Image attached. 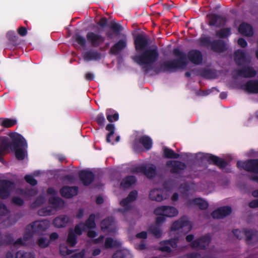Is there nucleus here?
Masks as SVG:
<instances>
[{
  "mask_svg": "<svg viewBox=\"0 0 258 258\" xmlns=\"http://www.w3.org/2000/svg\"><path fill=\"white\" fill-rule=\"evenodd\" d=\"M159 57V53L156 46L145 50L141 55L133 57L135 61L140 64H151L155 62Z\"/></svg>",
  "mask_w": 258,
  "mask_h": 258,
  "instance_id": "nucleus-1",
  "label": "nucleus"
},
{
  "mask_svg": "<svg viewBox=\"0 0 258 258\" xmlns=\"http://www.w3.org/2000/svg\"><path fill=\"white\" fill-rule=\"evenodd\" d=\"M12 151H15V156L19 160H23L27 156L25 148L27 144L25 139L20 135H16L13 142L8 146Z\"/></svg>",
  "mask_w": 258,
  "mask_h": 258,
  "instance_id": "nucleus-2",
  "label": "nucleus"
},
{
  "mask_svg": "<svg viewBox=\"0 0 258 258\" xmlns=\"http://www.w3.org/2000/svg\"><path fill=\"white\" fill-rule=\"evenodd\" d=\"M156 215L159 216L156 218V223L161 224L165 221V217H173L177 216L178 211L176 208L172 206H160L154 210Z\"/></svg>",
  "mask_w": 258,
  "mask_h": 258,
  "instance_id": "nucleus-3",
  "label": "nucleus"
},
{
  "mask_svg": "<svg viewBox=\"0 0 258 258\" xmlns=\"http://www.w3.org/2000/svg\"><path fill=\"white\" fill-rule=\"evenodd\" d=\"M173 54L175 56L179 57V60L177 61H168L165 62L163 66V69L164 71H170L172 70L182 67L180 66V63L185 59V55L177 49H174Z\"/></svg>",
  "mask_w": 258,
  "mask_h": 258,
  "instance_id": "nucleus-4",
  "label": "nucleus"
},
{
  "mask_svg": "<svg viewBox=\"0 0 258 258\" xmlns=\"http://www.w3.org/2000/svg\"><path fill=\"white\" fill-rule=\"evenodd\" d=\"M49 226V223L46 221H36L28 227V230L31 233L29 234L30 237L35 233H41L46 230Z\"/></svg>",
  "mask_w": 258,
  "mask_h": 258,
  "instance_id": "nucleus-5",
  "label": "nucleus"
},
{
  "mask_svg": "<svg viewBox=\"0 0 258 258\" xmlns=\"http://www.w3.org/2000/svg\"><path fill=\"white\" fill-rule=\"evenodd\" d=\"M14 183L8 180L0 181V197L3 199L8 198L15 189Z\"/></svg>",
  "mask_w": 258,
  "mask_h": 258,
  "instance_id": "nucleus-6",
  "label": "nucleus"
},
{
  "mask_svg": "<svg viewBox=\"0 0 258 258\" xmlns=\"http://www.w3.org/2000/svg\"><path fill=\"white\" fill-rule=\"evenodd\" d=\"M180 228L182 229L183 232L187 233L191 229V225L186 219L182 218L174 222L171 227V230H176Z\"/></svg>",
  "mask_w": 258,
  "mask_h": 258,
  "instance_id": "nucleus-7",
  "label": "nucleus"
},
{
  "mask_svg": "<svg viewBox=\"0 0 258 258\" xmlns=\"http://www.w3.org/2000/svg\"><path fill=\"white\" fill-rule=\"evenodd\" d=\"M101 229L104 232L111 233L115 230V224L112 218H108L101 223Z\"/></svg>",
  "mask_w": 258,
  "mask_h": 258,
  "instance_id": "nucleus-8",
  "label": "nucleus"
},
{
  "mask_svg": "<svg viewBox=\"0 0 258 258\" xmlns=\"http://www.w3.org/2000/svg\"><path fill=\"white\" fill-rule=\"evenodd\" d=\"M86 37L88 42L92 45L97 46L103 42L104 39L101 36L93 32H90L87 33Z\"/></svg>",
  "mask_w": 258,
  "mask_h": 258,
  "instance_id": "nucleus-9",
  "label": "nucleus"
},
{
  "mask_svg": "<svg viewBox=\"0 0 258 258\" xmlns=\"http://www.w3.org/2000/svg\"><path fill=\"white\" fill-rule=\"evenodd\" d=\"M231 212V210L230 207H224L214 211L212 213V216L214 219H221L230 214Z\"/></svg>",
  "mask_w": 258,
  "mask_h": 258,
  "instance_id": "nucleus-10",
  "label": "nucleus"
},
{
  "mask_svg": "<svg viewBox=\"0 0 258 258\" xmlns=\"http://www.w3.org/2000/svg\"><path fill=\"white\" fill-rule=\"evenodd\" d=\"M148 42L147 38L143 35L138 36L135 40L136 49L138 51L144 50L148 45Z\"/></svg>",
  "mask_w": 258,
  "mask_h": 258,
  "instance_id": "nucleus-11",
  "label": "nucleus"
},
{
  "mask_svg": "<svg viewBox=\"0 0 258 258\" xmlns=\"http://www.w3.org/2000/svg\"><path fill=\"white\" fill-rule=\"evenodd\" d=\"M188 58L190 61L196 64H200L203 60L201 52L196 50L190 51L188 54Z\"/></svg>",
  "mask_w": 258,
  "mask_h": 258,
  "instance_id": "nucleus-12",
  "label": "nucleus"
},
{
  "mask_svg": "<svg viewBox=\"0 0 258 258\" xmlns=\"http://www.w3.org/2000/svg\"><path fill=\"white\" fill-rule=\"evenodd\" d=\"M210 240L209 236H204L195 240L191 243V246L196 248L202 249L209 245Z\"/></svg>",
  "mask_w": 258,
  "mask_h": 258,
  "instance_id": "nucleus-13",
  "label": "nucleus"
},
{
  "mask_svg": "<svg viewBox=\"0 0 258 258\" xmlns=\"http://www.w3.org/2000/svg\"><path fill=\"white\" fill-rule=\"evenodd\" d=\"M167 165L171 168V172L172 173H178L180 170H183L185 166L180 162L175 161H169L167 162Z\"/></svg>",
  "mask_w": 258,
  "mask_h": 258,
  "instance_id": "nucleus-14",
  "label": "nucleus"
},
{
  "mask_svg": "<svg viewBox=\"0 0 258 258\" xmlns=\"http://www.w3.org/2000/svg\"><path fill=\"white\" fill-rule=\"evenodd\" d=\"M149 197L151 200L161 202L163 199H166L167 195L163 194V191L161 189H154L151 191Z\"/></svg>",
  "mask_w": 258,
  "mask_h": 258,
  "instance_id": "nucleus-15",
  "label": "nucleus"
},
{
  "mask_svg": "<svg viewBox=\"0 0 258 258\" xmlns=\"http://www.w3.org/2000/svg\"><path fill=\"white\" fill-rule=\"evenodd\" d=\"M137 172H144L148 178L153 177L156 174V167L152 165H148L145 167L141 166L137 169Z\"/></svg>",
  "mask_w": 258,
  "mask_h": 258,
  "instance_id": "nucleus-16",
  "label": "nucleus"
},
{
  "mask_svg": "<svg viewBox=\"0 0 258 258\" xmlns=\"http://www.w3.org/2000/svg\"><path fill=\"white\" fill-rule=\"evenodd\" d=\"M234 234L235 236L239 239H241L243 236L244 234L245 235L246 237V241L249 242L251 239H256V236L255 234L253 233L252 231H240L238 230H235L234 232Z\"/></svg>",
  "mask_w": 258,
  "mask_h": 258,
  "instance_id": "nucleus-17",
  "label": "nucleus"
},
{
  "mask_svg": "<svg viewBox=\"0 0 258 258\" xmlns=\"http://www.w3.org/2000/svg\"><path fill=\"white\" fill-rule=\"evenodd\" d=\"M60 191L62 196L70 198L77 194L78 189L76 187L65 186L62 188Z\"/></svg>",
  "mask_w": 258,
  "mask_h": 258,
  "instance_id": "nucleus-18",
  "label": "nucleus"
},
{
  "mask_svg": "<svg viewBox=\"0 0 258 258\" xmlns=\"http://www.w3.org/2000/svg\"><path fill=\"white\" fill-rule=\"evenodd\" d=\"M126 45V41L125 39L120 40L117 43H115L110 49V53L112 54H116L119 51L124 49Z\"/></svg>",
  "mask_w": 258,
  "mask_h": 258,
  "instance_id": "nucleus-19",
  "label": "nucleus"
},
{
  "mask_svg": "<svg viewBox=\"0 0 258 258\" xmlns=\"http://www.w3.org/2000/svg\"><path fill=\"white\" fill-rule=\"evenodd\" d=\"M243 168L245 170L258 173V160H250L244 163Z\"/></svg>",
  "mask_w": 258,
  "mask_h": 258,
  "instance_id": "nucleus-20",
  "label": "nucleus"
},
{
  "mask_svg": "<svg viewBox=\"0 0 258 258\" xmlns=\"http://www.w3.org/2000/svg\"><path fill=\"white\" fill-rule=\"evenodd\" d=\"M79 175L81 180L85 185L89 184L93 179V175L91 172L82 171L80 172Z\"/></svg>",
  "mask_w": 258,
  "mask_h": 258,
  "instance_id": "nucleus-21",
  "label": "nucleus"
},
{
  "mask_svg": "<svg viewBox=\"0 0 258 258\" xmlns=\"http://www.w3.org/2000/svg\"><path fill=\"white\" fill-rule=\"evenodd\" d=\"M238 31L241 34L247 36H251L253 34L251 27L246 23H242L239 27Z\"/></svg>",
  "mask_w": 258,
  "mask_h": 258,
  "instance_id": "nucleus-22",
  "label": "nucleus"
},
{
  "mask_svg": "<svg viewBox=\"0 0 258 258\" xmlns=\"http://www.w3.org/2000/svg\"><path fill=\"white\" fill-rule=\"evenodd\" d=\"M234 60L238 65H243L247 62L244 53L240 50L235 52L234 54Z\"/></svg>",
  "mask_w": 258,
  "mask_h": 258,
  "instance_id": "nucleus-23",
  "label": "nucleus"
},
{
  "mask_svg": "<svg viewBox=\"0 0 258 258\" xmlns=\"http://www.w3.org/2000/svg\"><path fill=\"white\" fill-rule=\"evenodd\" d=\"M69 222V217L62 216L56 218L53 221V224L56 227L61 228L65 226Z\"/></svg>",
  "mask_w": 258,
  "mask_h": 258,
  "instance_id": "nucleus-24",
  "label": "nucleus"
},
{
  "mask_svg": "<svg viewBox=\"0 0 258 258\" xmlns=\"http://www.w3.org/2000/svg\"><path fill=\"white\" fill-rule=\"evenodd\" d=\"M238 75L243 77H253L256 72L252 68L245 67L239 71Z\"/></svg>",
  "mask_w": 258,
  "mask_h": 258,
  "instance_id": "nucleus-25",
  "label": "nucleus"
},
{
  "mask_svg": "<svg viewBox=\"0 0 258 258\" xmlns=\"http://www.w3.org/2000/svg\"><path fill=\"white\" fill-rule=\"evenodd\" d=\"M245 90L249 93H258V81H250L247 82L245 85Z\"/></svg>",
  "mask_w": 258,
  "mask_h": 258,
  "instance_id": "nucleus-26",
  "label": "nucleus"
},
{
  "mask_svg": "<svg viewBox=\"0 0 258 258\" xmlns=\"http://www.w3.org/2000/svg\"><path fill=\"white\" fill-rule=\"evenodd\" d=\"M187 205L190 206L191 205H197L201 209H205L208 206V204L207 202L201 198H196L191 201H189Z\"/></svg>",
  "mask_w": 258,
  "mask_h": 258,
  "instance_id": "nucleus-27",
  "label": "nucleus"
},
{
  "mask_svg": "<svg viewBox=\"0 0 258 258\" xmlns=\"http://www.w3.org/2000/svg\"><path fill=\"white\" fill-rule=\"evenodd\" d=\"M137 196V192L136 191H133L130 193L127 198L123 199L120 202V205L122 207H126L128 205L134 201Z\"/></svg>",
  "mask_w": 258,
  "mask_h": 258,
  "instance_id": "nucleus-28",
  "label": "nucleus"
},
{
  "mask_svg": "<svg viewBox=\"0 0 258 258\" xmlns=\"http://www.w3.org/2000/svg\"><path fill=\"white\" fill-rule=\"evenodd\" d=\"M211 47L214 51L217 52H222L225 49V46L222 40L213 42Z\"/></svg>",
  "mask_w": 258,
  "mask_h": 258,
  "instance_id": "nucleus-29",
  "label": "nucleus"
},
{
  "mask_svg": "<svg viewBox=\"0 0 258 258\" xmlns=\"http://www.w3.org/2000/svg\"><path fill=\"white\" fill-rule=\"evenodd\" d=\"M208 161L210 162L215 164L220 167H225L226 165V162L223 159L214 156H209L208 157Z\"/></svg>",
  "mask_w": 258,
  "mask_h": 258,
  "instance_id": "nucleus-30",
  "label": "nucleus"
},
{
  "mask_svg": "<svg viewBox=\"0 0 258 258\" xmlns=\"http://www.w3.org/2000/svg\"><path fill=\"white\" fill-rule=\"evenodd\" d=\"M165 246L160 247V249L162 251L170 252L171 251L169 245H170L173 248L176 247V240L175 239H172L164 242Z\"/></svg>",
  "mask_w": 258,
  "mask_h": 258,
  "instance_id": "nucleus-31",
  "label": "nucleus"
},
{
  "mask_svg": "<svg viewBox=\"0 0 258 258\" xmlns=\"http://www.w3.org/2000/svg\"><path fill=\"white\" fill-rule=\"evenodd\" d=\"M68 244L71 246H74L77 243V237L72 229L70 230L67 239Z\"/></svg>",
  "mask_w": 258,
  "mask_h": 258,
  "instance_id": "nucleus-32",
  "label": "nucleus"
},
{
  "mask_svg": "<svg viewBox=\"0 0 258 258\" xmlns=\"http://www.w3.org/2000/svg\"><path fill=\"white\" fill-rule=\"evenodd\" d=\"M208 17L209 19V25H210L220 24L223 21L222 18L215 15L210 14L208 15Z\"/></svg>",
  "mask_w": 258,
  "mask_h": 258,
  "instance_id": "nucleus-33",
  "label": "nucleus"
},
{
  "mask_svg": "<svg viewBox=\"0 0 258 258\" xmlns=\"http://www.w3.org/2000/svg\"><path fill=\"white\" fill-rule=\"evenodd\" d=\"M135 182L136 179L134 176H129L122 180L120 185L123 188H127L133 184Z\"/></svg>",
  "mask_w": 258,
  "mask_h": 258,
  "instance_id": "nucleus-34",
  "label": "nucleus"
},
{
  "mask_svg": "<svg viewBox=\"0 0 258 258\" xmlns=\"http://www.w3.org/2000/svg\"><path fill=\"white\" fill-rule=\"evenodd\" d=\"M17 123V120L15 119L5 118L1 123V125L6 128L11 127Z\"/></svg>",
  "mask_w": 258,
  "mask_h": 258,
  "instance_id": "nucleus-35",
  "label": "nucleus"
},
{
  "mask_svg": "<svg viewBox=\"0 0 258 258\" xmlns=\"http://www.w3.org/2000/svg\"><path fill=\"white\" fill-rule=\"evenodd\" d=\"M95 215L94 214H91L89 218L86 221L85 228L88 229H93L95 228L96 223L95 222Z\"/></svg>",
  "mask_w": 258,
  "mask_h": 258,
  "instance_id": "nucleus-36",
  "label": "nucleus"
},
{
  "mask_svg": "<svg viewBox=\"0 0 258 258\" xmlns=\"http://www.w3.org/2000/svg\"><path fill=\"white\" fill-rule=\"evenodd\" d=\"M120 245V243L118 241H114L111 238H107L105 240L104 246L106 248H109L118 246Z\"/></svg>",
  "mask_w": 258,
  "mask_h": 258,
  "instance_id": "nucleus-37",
  "label": "nucleus"
},
{
  "mask_svg": "<svg viewBox=\"0 0 258 258\" xmlns=\"http://www.w3.org/2000/svg\"><path fill=\"white\" fill-rule=\"evenodd\" d=\"M50 241L47 239L46 237L44 236L39 237L37 243L40 248H46L48 247L50 244Z\"/></svg>",
  "mask_w": 258,
  "mask_h": 258,
  "instance_id": "nucleus-38",
  "label": "nucleus"
},
{
  "mask_svg": "<svg viewBox=\"0 0 258 258\" xmlns=\"http://www.w3.org/2000/svg\"><path fill=\"white\" fill-rule=\"evenodd\" d=\"M164 154L167 158L176 159L179 157V155L174 153L173 151L167 148L164 149Z\"/></svg>",
  "mask_w": 258,
  "mask_h": 258,
  "instance_id": "nucleus-39",
  "label": "nucleus"
},
{
  "mask_svg": "<svg viewBox=\"0 0 258 258\" xmlns=\"http://www.w3.org/2000/svg\"><path fill=\"white\" fill-rule=\"evenodd\" d=\"M16 258H35V256L33 253L20 251L16 253Z\"/></svg>",
  "mask_w": 258,
  "mask_h": 258,
  "instance_id": "nucleus-40",
  "label": "nucleus"
},
{
  "mask_svg": "<svg viewBox=\"0 0 258 258\" xmlns=\"http://www.w3.org/2000/svg\"><path fill=\"white\" fill-rule=\"evenodd\" d=\"M140 142L147 149H149L151 147L152 141L150 139L147 137H143L141 138L140 139Z\"/></svg>",
  "mask_w": 258,
  "mask_h": 258,
  "instance_id": "nucleus-41",
  "label": "nucleus"
},
{
  "mask_svg": "<svg viewBox=\"0 0 258 258\" xmlns=\"http://www.w3.org/2000/svg\"><path fill=\"white\" fill-rule=\"evenodd\" d=\"M83 57L85 60L90 61L97 58V54L94 52H86L83 54Z\"/></svg>",
  "mask_w": 258,
  "mask_h": 258,
  "instance_id": "nucleus-42",
  "label": "nucleus"
},
{
  "mask_svg": "<svg viewBox=\"0 0 258 258\" xmlns=\"http://www.w3.org/2000/svg\"><path fill=\"white\" fill-rule=\"evenodd\" d=\"M113 258H130V254L127 251L119 250L113 255Z\"/></svg>",
  "mask_w": 258,
  "mask_h": 258,
  "instance_id": "nucleus-43",
  "label": "nucleus"
},
{
  "mask_svg": "<svg viewBox=\"0 0 258 258\" xmlns=\"http://www.w3.org/2000/svg\"><path fill=\"white\" fill-rule=\"evenodd\" d=\"M85 225L84 223H81L77 225L74 229V233L75 232L76 234L80 235L82 234L83 231L85 230Z\"/></svg>",
  "mask_w": 258,
  "mask_h": 258,
  "instance_id": "nucleus-44",
  "label": "nucleus"
},
{
  "mask_svg": "<svg viewBox=\"0 0 258 258\" xmlns=\"http://www.w3.org/2000/svg\"><path fill=\"white\" fill-rule=\"evenodd\" d=\"M59 252L61 255L66 256L70 254L72 251L69 250L67 246L65 245H60L59 247Z\"/></svg>",
  "mask_w": 258,
  "mask_h": 258,
  "instance_id": "nucleus-45",
  "label": "nucleus"
},
{
  "mask_svg": "<svg viewBox=\"0 0 258 258\" xmlns=\"http://www.w3.org/2000/svg\"><path fill=\"white\" fill-rule=\"evenodd\" d=\"M230 30L229 29H223L216 32V35L220 38H224L229 35Z\"/></svg>",
  "mask_w": 258,
  "mask_h": 258,
  "instance_id": "nucleus-46",
  "label": "nucleus"
},
{
  "mask_svg": "<svg viewBox=\"0 0 258 258\" xmlns=\"http://www.w3.org/2000/svg\"><path fill=\"white\" fill-rule=\"evenodd\" d=\"M106 128L107 131L110 132L107 137V141L110 142V137L114 134V126L113 124H108L107 125Z\"/></svg>",
  "mask_w": 258,
  "mask_h": 258,
  "instance_id": "nucleus-47",
  "label": "nucleus"
},
{
  "mask_svg": "<svg viewBox=\"0 0 258 258\" xmlns=\"http://www.w3.org/2000/svg\"><path fill=\"white\" fill-rule=\"evenodd\" d=\"M186 258H215L212 254H207L204 256H202L200 254H195L188 255Z\"/></svg>",
  "mask_w": 258,
  "mask_h": 258,
  "instance_id": "nucleus-48",
  "label": "nucleus"
},
{
  "mask_svg": "<svg viewBox=\"0 0 258 258\" xmlns=\"http://www.w3.org/2000/svg\"><path fill=\"white\" fill-rule=\"evenodd\" d=\"M75 40L81 45H82L83 46H85L86 40H85V39L83 37H82L80 35H77L75 36Z\"/></svg>",
  "mask_w": 258,
  "mask_h": 258,
  "instance_id": "nucleus-49",
  "label": "nucleus"
},
{
  "mask_svg": "<svg viewBox=\"0 0 258 258\" xmlns=\"http://www.w3.org/2000/svg\"><path fill=\"white\" fill-rule=\"evenodd\" d=\"M25 179L28 183L32 185H35L37 184V181L31 175H26Z\"/></svg>",
  "mask_w": 258,
  "mask_h": 258,
  "instance_id": "nucleus-50",
  "label": "nucleus"
},
{
  "mask_svg": "<svg viewBox=\"0 0 258 258\" xmlns=\"http://www.w3.org/2000/svg\"><path fill=\"white\" fill-rule=\"evenodd\" d=\"M110 28L114 32H118L121 30L120 26L115 23H112Z\"/></svg>",
  "mask_w": 258,
  "mask_h": 258,
  "instance_id": "nucleus-51",
  "label": "nucleus"
},
{
  "mask_svg": "<svg viewBox=\"0 0 258 258\" xmlns=\"http://www.w3.org/2000/svg\"><path fill=\"white\" fill-rule=\"evenodd\" d=\"M152 233L154 234L155 236L157 238H159L161 235V230L159 228H154L151 229Z\"/></svg>",
  "mask_w": 258,
  "mask_h": 258,
  "instance_id": "nucleus-52",
  "label": "nucleus"
},
{
  "mask_svg": "<svg viewBox=\"0 0 258 258\" xmlns=\"http://www.w3.org/2000/svg\"><path fill=\"white\" fill-rule=\"evenodd\" d=\"M8 148V145H2L0 148V161H3L2 156L5 154V151Z\"/></svg>",
  "mask_w": 258,
  "mask_h": 258,
  "instance_id": "nucleus-53",
  "label": "nucleus"
},
{
  "mask_svg": "<svg viewBox=\"0 0 258 258\" xmlns=\"http://www.w3.org/2000/svg\"><path fill=\"white\" fill-rule=\"evenodd\" d=\"M44 202V199L42 197H40L37 199L36 202L33 204L32 208H34L37 206H40Z\"/></svg>",
  "mask_w": 258,
  "mask_h": 258,
  "instance_id": "nucleus-54",
  "label": "nucleus"
},
{
  "mask_svg": "<svg viewBox=\"0 0 258 258\" xmlns=\"http://www.w3.org/2000/svg\"><path fill=\"white\" fill-rule=\"evenodd\" d=\"M8 213V210L4 205L0 204V215H4Z\"/></svg>",
  "mask_w": 258,
  "mask_h": 258,
  "instance_id": "nucleus-55",
  "label": "nucleus"
},
{
  "mask_svg": "<svg viewBox=\"0 0 258 258\" xmlns=\"http://www.w3.org/2000/svg\"><path fill=\"white\" fill-rule=\"evenodd\" d=\"M85 254V251L82 250L80 252L74 254L72 255L70 258H83Z\"/></svg>",
  "mask_w": 258,
  "mask_h": 258,
  "instance_id": "nucleus-56",
  "label": "nucleus"
},
{
  "mask_svg": "<svg viewBox=\"0 0 258 258\" xmlns=\"http://www.w3.org/2000/svg\"><path fill=\"white\" fill-rule=\"evenodd\" d=\"M18 32L20 35L25 36L27 32V29L25 27H21L18 30Z\"/></svg>",
  "mask_w": 258,
  "mask_h": 258,
  "instance_id": "nucleus-57",
  "label": "nucleus"
},
{
  "mask_svg": "<svg viewBox=\"0 0 258 258\" xmlns=\"http://www.w3.org/2000/svg\"><path fill=\"white\" fill-rule=\"evenodd\" d=\"M108 120L110 122H112L113 120H117L118 118V115L117 114H114L113 115H109L107 116Z\"/></svg>",
  "mask_w": 258,
  "mask_h": 258,
  "instance_id": "nucleus-58",
  "label": "nucleus"
},
{
  "mask_svg": "<svg viewBox=\"0 0 258 258\" xmlns=\"http://www.w3.org/2000/svg\"><path fill=\"white\" fill-rule=\"evenodd\" d=\"M96 121L99 125H103L105 121V118L102 115H98L97 117Z\"/></svg>",
  "mask_w": 258,
  "mask_h": 258,
  "instance_id": "nucleus-59",
  "label": "nucleus"
},
{
  "mask_svg": "<svg viewBox=\"0 0 258 258\" xmlns=\"http://www.w3.org/2000/svg\"><path fill=\"white\" fill-rule=\"evenodd\" d=\"M249 206L252 208H258V199L250 202L249 203Z\"/></svg>",
  "mask_w": 258,
  "mask_h": 258,
  "instance_id": "nucleus-60",
  "label": "nucleus"
},
{
  "mask_svg": "<svg viewBox=\"0 0 258 258\" xmlns=\"http://www.w3.org/2000/svg\"><path fill=\"white\" fill-rule=\"evenodd\" d=\"M238 43L240 46L242 47H245L247 45L246 41L243 38L239 39L238 40Z\"/></svg>",
  "mask_w": 258,
  "mask_h": 258,
  "instance_id": "nucleus-61",
  "label": "nucleus"
},
{
  "mask_svg": "<svg viewBox=\"0 0 258 258\" xmlns=\"http://www.w3.org/2000/svg\"><path fill=\"white\" fill-rule=\"evenodd\" d=\"M58 238V235L56 233H52L49 236V241H54Z\"/></svg>",
  "mask_w": 258,
  "mask_h": 258,
  "instance_id": "nucleus-62",
  "label": "nucleus"
},
{
  "mask_svg": "<svg viewBox=\"0 0 258 258\" xmlns=\"http://www.w3.org/2000/svg\"><path fill=\"white\" fill-rule=\"evenodd\" d=\"M13 202L15 204L19 205V206H21L23 204V201L22 199H21L20 198H17L13 199Z\"/></svg>",
  "mask_w": 258,
  "mask_h": 258,
  "instance_id": "nucleus-63",
  "label": "nucleus"
},
{
  "mask_svg": "<svg viewBox=\"0 0 258 258\" xmlns=\"http://www.w3.org/2000/svg\"><path fill=\"white\" fill-rule=\"evenodd\" d=\"M107 24V20L105 18L101 19L100 21L98 22V24L101 26L102 27H104L106 26Z\"/></svg>",
  "mask_w": 258,
  "mask_h": 258,
  "instance_id": "nucleus-64",
  "label": "nucleus"
}]
</instances>
